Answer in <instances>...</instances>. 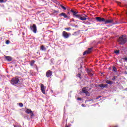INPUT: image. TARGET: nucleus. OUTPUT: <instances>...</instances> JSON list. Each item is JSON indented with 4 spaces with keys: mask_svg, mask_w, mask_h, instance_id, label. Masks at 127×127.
Wrapping results in <instances>:
<instances>
[{
    "mask_svg": "<svg viewBox=\"0 0 127 127\" xmlns=\"http://www.w3.org/2000/svg\"><path fill=\"white\" fill-rule=\"evenodd\" d=\"M118 42L121 45H124L127 42V36L126 35H123L119 37Z\"/></svg>",
    "mask_w": 127,
    "mask_h": 127,
    "instance_id": "nucleus-1",
    "label": "nucleus"
},
{
    "mask_svg": "<svg viewBox=\"0 0 127 127\" xmlns=\"http://www.w3.org/2000/svg\"><path fill=\"white\" fill-rule=\"evenodd\" d=\"M96 19L97 21H99V22H105V24H107V23H111V22H112V20H106V19L100 17H96Z\"/></svg>",
    "mask_w": 127,
    "mask_h": 127,
    "instance_id": "nucleus-2",
    "label": "nucleus"
},
{
    "mask_svg": "<svg viewBox=\"0 0 127 127\" xmlns=\"http://www.w3.org/2000/svg\"><path fill=\"white\" fill-rule=\"evenodd\" d=\"M70 11L73 13V17H76V18L80 19L81 16H83L81 14H78V13H79L78 11H76L73 9H71Z\"/></svg>",
    "mask_w": 127,
    "mask_h": 127,
    "instance_id": "nucleus-3",
    "label": "nucleus"
},
{
    "mask_svg": "<svg viewBox=\"0 0 127 127\" xmlns=\"http://www.w3.org/2000/svg\"><path fill=\"white\" fill-rule=\"evenodd\" d=\"M18 82H19V78L17 77H13L11 79L10 83L12 85L14 86L16 85V84H18Z\"/></svg>",
    "mask_w": 127,
    "mask_h": 127,
    "instance_id": "nucleus-4",
    "label": "nucleus"
},
{
    "mask_svg": "<svg viewBox=\"0 0 127 127\" xmlns=\"http://www.w3.org/2000/svg\"><path fill=\"white\" fill-rule=\"evenodd\" d=\"M30 28L34 33H36L37 32V27H36V24H33L32 26H31L30 27Z\"/></svg>",
    "mask_w": 127,
    "mask_h": 127,
    "instance_id": "nucleus-5",
    "label": "nucleus"
},
{
    "mask_svg": "<svg viewBox=\"0 0 127 127\" xmlns=\"http://www.w3.org/2000/svg\"><path fill=\"white\" fill-rule=\"evenodd\" d=\"M62 35L64 38L67 39V38H69V37H70V35H71V33H67V32L64 31L63 32Z\"/></svg>",
    "mask_w": 127,
    "mask_h": 127,
    "instance_id": "nucleus-6",
    "label": "nucleus"
},
{
    "mask_svg": "<svg viewBox=\"0 0 127 127\" xmlns=\"http://www.w3.org/2000/svg\"><path fill=\"white\" fill-rule=\"evenodd\" d=\"M25 113H26V114H30V118H32V117L34 116L33 112H32V111H31L30 109H26L25 110Z\"/></svg>",
    "mask_w": 127,
    "mask_h": 127,
    "instance_id": "nucleus-7",
    "label": "nucleus"
},
{
    "mask_svg": "<svg viewBox=\"0 0 127 127\" xmlns=\"http://www.w3.org/2000/svg\"><path fill=\"white\" fill-rule=\"evenodd\" d=\"M86 71L89 76H93L94 75V71L91 68H88Z\"/></svg>",
    "mask_w": 127,
    "mask_h": 127,
    "instance_id": "nucleus-8",
    "label": "nucleus"
},
{
    "mask_svg": "<svg viewBox=\"0 0 127 127\" xmlns=\"http://www.w3.org/2000/svg\"><path fill=\"white\" fill-rule=\"evenodd\" d=\"M92 51H93V48H88L87 51H85L84 52L83 55H86V54H90Z\"/></svg>",
    "mask_w": 127,
    "mask_h": 127,
    "instance_id": "nucleus-9",
    "label": "nucleus"
},
{
    "mask_svg": "<svg viewBox=\"0 0 127 127\" xmlns=\"http://www.w3.org/2000/svg\"><path fill=\"white\" fill-rule=\"evenodd\" d=\"M52 71H51V70H48L46 72V77H47V78H49V77H51V76H52Z\"/></svg>",
    "mask_w": 127,
    "mask_h": 127,
    "instance_id": "nucleus-10",
    "label": "nucleus"
},
{
    "mask_svg": "<svg viewBox=\"0 0 127 127\" xmlns=\"http://www.w3.org/2000/svg\"><path fill=\"white\" fill-rule=\"evenodd\" d=\"M59 16H64V18H67L68 19H69V18H70L69 17V16H68V15H67V14H66V13H65L64 12L60 13L59 14Z\"/></svg>",
    "mask_w": 127,
    "mask_h": 127,
    "instance_id": "nucleus-11",
    "label": "nucleus"
},
{
    "mask_svg": "<svg viewBox=\"0 0 127 127\" xmlns=\"http://www.w3.org/2000/svg\"><path fill=\"white\" fill-rule=\"evenodd\" d=\"M108 84H104L103 83L98 85V87H100V88H108Z\"/></svg>",
    "mask_w": 127,
    "mask_h": 127,
    "instance_id": "nucleus-12",
    "label": "nucleus"
},
{
    "mask_svg": "<svg viewBox=\"0 0 127 127\" xmlns=\"http://www.w3.org/2000/svg\"><path fill=\"white\" fill-rule=\"evenodd\" d=\"M41 90L43 94H45V88L44 87V85H41Z\"/></svg>",
    "mask_w": 127,
    "mask_h": 127,
    "instance_id": "nucleus-13",
    "label": "nucleus"
},
{
    "mask_svg": "<svg viewBox=\"0 0 127 127\" xmlns=\"http://www.w3.org/2000/svg\"><path fill=\"white\" fill-rule=\"evenodd\" d=\"M82 92L84 94H86V93L88 92V90H87V87H84L83 88H82Z\"/></svg>",
    "mask_w": 127,
    "mask_h": 127,
    "instance_id": "nucleus-14",
    "label": "nucleus"
},
{
    "mask_svg": "<svg viewBox=\"0 0 127 127\" xmlns=\"http://www.w3.org/2000/svg\"><path fill=\"white\" fill-rule=\"evenodd\" d=\"M5 59L7 60V61L10 62L12 60V58H11V57L10 56H5Z\"/></svg>",
    "mask_w": 127,
    "mask_h": 127,
    "instance_id": "nucleus-15",
    "label": "nucleus"
},
{
    "mask_svg": "<svg viewBox=\"0 0 127 127\" xmlns=\"http://www.w3.org/2000/svg\"><path fill=\"white\" fill-rule=\"evenodd\" d=\"M41 50L45 51L46 50V48H45L44 45H42L41 46Z\"/></svg>",
    "mask_w": 127,
    "mask_h": 127,
    "instance_id": "nucleus-16",
    "label": "nucleus"
},
{
    "mask_svg": "<svg viewBox=\"0 0 127 127\" xmlns=\"http://www.w3.org/2000/svg\"><path fill=\"white\" fill-rule=\"evenodd\" d=\"M80 20H87V18L86 17H82V16H80V18L79 19Z\"/></svg>",
    "mask_w": 127,
    "mask_h": 127,
    "instance_id": "nucleus-17",
    "label": "nucleus"
},
{
    "mask_svg": "<svg viewBox=\"0 0 127 127\" xmlns=\"http://www.w3.org/2000/svg\"><path fill=\"white\" fill-rule=\"evenodd\" d=\"M106 83L107 84H109V85H112V81L111 80H106Z\"/></svg>",
    "mask_w": 127,
    "mask_h": 127,
    "instance_id": "nucleus-18",
    "label": "nucleus"
},
{
    "mask_svg": "<svg viewBox=\"0 0 127 127\" xmlns=\"http://www.w3.org/2000/svg\"><path fill=\"white\" fill-rule=\"evenodd\" d=\"M113 70L114 72H118V69H117V68L116 67H115V66L113 67Z\"/></svg>",
    "mask_w": 127,
    "mask_h": 127,
    "instance_id": "nucleus-19",
    "label": "nucleus"
},
{
    "mask_svg": "<svg viewBox=\"0 0 127 127\" xmlns=\"http://www.w3.org/2000/svg\"><path fill=\"white\" fill-rule=\"evenodd\" d=\"M34 63H35V61H32L31 62V63H30V65H31V66H33V64H34Z\"/></svg>",
    "mask_w": 127,
    "mask_h": 127,
    "instance_id": "nucleus-20",
    "label": "nucleus"
},
{
    "mask_svg": "<svg viewBox=\"0 0 127 127\" xmlns=\"http://www.w3.org/2000/svg\"><path fill=\"white\" fill-rule=\"evenodd\" d=\"M85 94H86V96H87V97H90V93H89V92L88 91L85 93Z\"/></svg>",
    "mask_w": 127,
    "mask_h": 127,
    "instance_id": "nucleus-21",
    "label": "nucleus"
},
{
    "mask_svg": "<svg viewBox=\"0 0 127 127\" xmlns=\"http://www.w3.org/2000/svg\"><path fill=\"white\" fill-rule=\"evenodd\" d=\"M61 7H62V8H63V9L66 10V8H65V6H63V5H61Z\"/></svg>",
    "mask_w": 127,
    "mask_h": 127,
    "instance_id": "nucleus-22",
    "label": "nucleus"
},
{
    "mask_svg": "<svg viewBox=\"0 0 127 127\" xmlns=\"http://www.w3.org/2000/svg\"><path fill=\"white\" fill-rule=\"evenodd\" d=\"M7 0H0V3H2V2H5Z\"/></svg>",
    "mask_w": 127,
    "mask_h": 127,
    "instance_id": "nucleus-23",
    "label": "nucleus"
},
{
    "mask_svg": "<svg viewBox=\"0 0 127 127\" xmlns=\"http://www.w3.org/2000/svg\"><path fill=\"white\" fill-rule=\"evenodd\" d=\"M19 107H20L21 108H22V107H23V104H22V103H19Z\"/></svg>",
    "mask_w": 127,
    "mask_h": 127,
    "instance_id": "nucleus-24",
    "label": "nucleus"
},
{
    "mask_svg": "<svg viewBox=\"0 0 127 127\" xmlns=\"http://www.w3.org/2000/svg\"><path fill=\"white\" fill-rule=\"evenodd\" d=\"M65 30H67V31H69V30H70L71 28L70 27H68V28H64Z\"/></svg>",
    "mask_w": 127,
    "mask_h": 127,
    "instance_id": "nucleus-25",
    "label": "nucleus"
},
{
    "mask_svg": "<svg viewBox=\"0 0 127 127\" xmlns=\"http://www.w3.org/2000/svg\"><path fill=\"white\" fill-rule=\"evenodd\" d=\"M115 53L116 54H119V53H120V51H119V50H116V51H115Z\"/></svg>",
    "mask_w": 127,
    "mask_h": 127,
    "instance_id": "nucleus-26",
    "label": "nucleus"
},
{
    "mask_svg": "<svg viewBox=\"0 0 127 127\" xmlns=\"http://www.w3.org/2000/svg\"><path fill=\"white\" fill-rule=\"evenodd\" d=\"M77 77H78V78H80V79H81V74L78 73V74H77Z\"/></svg>",
    "mask_w": 127,
    "mask_h": 127,
    "instance_id": "nucleus-27",
    "label": "nucleus"
},
{
    "mask_svg": "<svg viewBox=\"0 0 127 127\" xmlns=\"http://www.w3.org/2000/svg\"><path fill=\"white\" fill-rule=\"evenodd\" d=\"M51 63H54V59H51Z\"/></svg>",
    "mask_w": 127,
    "mask_h": 127,
    "instance_id": "nucleus-28",
    "label": "nucleus"
},
{
    "mask_svg": "<svg viewBox=\"0 0 127 127\" xmlns=\"http://www.w3.org/2000/svg\"><path fill=\"white\" fill-rule=\"evenodd\" d=\"M5 43L6 44H9V40L6 41Z\"/></svg>",
    "mask_w": 127,
    "mask_h": 127,
    "instance_id": "nucleus-29",
    "label": "nucleus"
},
{
    "mask_svg": "<svg viewBox=\"0 0 127 127\" xmlns=\"http://www.w3.org/2000/svg\"><path fill=\"white\" fill-rule=\"evenodd\" d=\"M101 97H102V96H99L97 97L96 98V100H99V99H100V98H101Z\"/></svg>",
    "mask_w": 127,
    "mask_h": 127,
    "instance_id": "nucleus-30",
    "label": "nucleus"
},
{
    "mask_svg": "<svg viewBox=\"0 0 127 127\" xmlns=\"http://www.w3.org/2000/svg\"><path fill=\"white\" fill-rule=\"evenodd\" d=\"M81 100H82V98H77L78 101H81Z\"/></svg>",
    "mask_w": 127,
    "mask_h": 127,
    "instance_id": "nucleus-31",
    "label": "nucleus"
},
{
    "mask_svg": "<svg viewBox=\"0 0 127 127\" xmlns=\"http://www.w3.org/2000/svg\"><path fill=\"white\" fill-rule=\"evenodd\" d=\"M124 60H125V61H127V58H124Z\"/></svg>",
    "mask_w": 127,
    "mask_h": 127,
    "instance_id": "nucleus-32",
    "label": "nucleus"
},
{
    "mask_svg": "<svg viewBox=\"0 0 127 127\" xmlns=\"http://www.w3.org/2000/svg\"><path fill=\"white\" fill-rule=\"evenodd\" d=\"M71 21H73V22H75V20H74V19H72Z\"/></svg>",
    "mask_w": 127,
    "mask_h": 127,
    "instance_id": "nucleus-33",
    "label": "nucleus"
},
{
    "mask_svg": "<svg viewBox=\"0 0 127 127\" xmlns=\"http://www.w3.org/2000/svg\"><path fill=\"white\" fill-rule=\"evenodd\" d=\"M84 16H85V17H88V16H86V15H84Z\"/></svg>",
    "mask_w": 127,
    "mask_h": 127,
    "instance_id": "nucleus-34",
    "label": "nucleus"
},
{
    "mask_svg": "<svg viewBox=\"0 0 127 127\" xmlns=\"http://www.w3.org/2000/svg\"><path fill=\"white\" fill-rule=\"evenodd\" d=\"M75 27H78V25H75Z\"/></svg>",
    "mask_w": 127,
    "mask_h": 127,
    "instance_id": "nucleus-35",
    "label": "nucleus"
},
{
    "mask_svg": "<svg viewBox=\"0 0 127 127\" xmlns=\"http://www.w3.org/2000/svg\"><path fill=\"white\" fill-rule=\"evenodd\" d=\"M22 35H24V32L22 33Z\"/></svg>",
    "mask_w": 127,
    "mask_h": 127,
    "instance_id": "nucleus-36",
    "label": "nucleus"
},
{
    "mask_svg": "<svg viewBox=\"0 0 127 127\" xmlns=\"http://www.w3.org/2000/svg\"><path fill=\"white\" fill-rule=\"evenodd\" d=\"M14 127H18V126H14Z\"/></svg>",
    "mask_w": 127,
    "mask_h": 127,
    "instance_id": "nucleus-37",
    "label": "nucleus"
},
{
    "mask_svg": "<svg viewBox=\"0 0 127 127\" xmlns=\"http://www.w3.org/2000/svg\"><path fill=\"white\" fill-rule=\"evenodd\" d=\"M121 3L120 2H118V4H120Z\"/></svg>",
    "mask_w": 127,
    "mask_h": 127,
    "instance_id": "nucleus-38",
    "label": "nucleus"
},
{
    "mask_svg": "<svg viewBox=\"0 0 127 127\" xmlns=\"http://www.w3.org/2000/svg\"><path fill=\"white\" fill-rule=\"evenodd\" d=\"M55 12H57V11H55Z\"/></svg>",
    "mask_w": 127,
    "mask_h": 127,
    "instance_id": "nucleus-39",
    "label": "nucleus"
},
{
    "mask_svg": "<svg viewBox=\"0 0 127 127\" xmlns=\"http://www.w3.org/2000/svg\"><path fill=\"white\" fill-rule=\"evenodd\" d=\"M66 127H69V126H66Z\"/></svg>",
    "mask_w": 127,
    "mask_h": 127,
    "instance_id": "nucleus-40",
    "label": "nucleus"
},
{
    "mask_svg": "<svg viewBox=\"0 0 127 127\" xmlns=\"http://www.w3.org/2000/svg\"><path fill=\"white\" fill-rule=\"evenodd\" d=\"M126 90H127V88H126Z\"/></svg>",
    "mask_w": 127,
    "mask_h": 127,
    "instance_id": "nucleus-41",
    "label": "nucleus"
}]
</instances>
